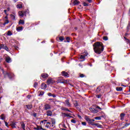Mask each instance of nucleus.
Returning <instances> with one entry per match:
<instances>
[{
    "label": "nucleus",
    "instance_id": "1",
    "mask_svg": "<svg viewBox=\"0 0 130 130\" xmlns=\"http://www.w3.org/2000/svg\"><path fill=\"white\" fill-rule=\"evenodd\" d=\"M93 46H94L93 48L94 51L96 54H101L103 52V51L104 50V46L102 43L98 42L94 44Z\"/></svg>",
    "mask_w": 130,
    "mask_h": 130
},
{
    "label": "nucleus",
    "instance_id": "2",
    "mask_svg": "<svg viewBox=\"0 0 130 130\" xmlns=\"http://www.w3.org/2000/svg\"><path fill=\"white\" fill-rule=\"evenodd\" d=\"M0 70L2 71L3 74L4 76V78H6L7 76H8L9 79H12L13 77H14V74L13 73H9L8 72H6L4 69H3L2 67H0Z\"/></svg>",
    "mask_w": 130,
    "mask_h": 130
},
{
    "label": "nucleus",
    "instance_id": "3",
    "mask_svg": "<svg viewBox=\"0 0 130 130\" xmlns=\"http://www.w3.org/2000/svg\"><path fill=\"white\" fill-rule=\"evenodd\" d=\"M84 118L85 120L87 121L88 124H90V125H93L94 124V121H95L94 119L90 118L88 116H85Z\"/></svg>",
    "mask_w": 130,
    "mask_h": 130
},
{
    "label": "nucleus",
    "instance_id": "4",
    "mask_svg": "<svg viewBox=\"0 0 130 130\" xmlns=\"http://www.w3.org/2000/svg\"><path fill=\"white\" fill-rule=\"evenodd\" d=\"M41 123L44 124V126L45 127H46L47 128H49L50 127L51 123L49 122H47V120H43L41 121Z\"/></svg>",
    "mask_w": 130,
    "mask_h": 130
},
{
    "label": "nucleus",
    "instance_id": "5",
    "mask_svg": "<svg viewBox=\"0 0 130 130\" xmlns=\"http://www.w3.org/2000/svg\"><path fill=\"white\" fill-rule=\"evenodd\" d=\"M57 83H61V84H67L68 80H66L62 79H59L57 80Z\"/></svg>",
    "mask_w": 130,
    "mask_h": 130
},
{
    "label": "nucleus",
    "instance_id": "6",
    "mask_svg": "<svg viewBox=\"0 0 130 130\" xmlns=\"http://www.w3.org/2000/svg\"><path fill=\"white\" fill-rule=\"evenodd\" d=\"M44 110H50L51 109V106L49 104H46L44 105Z\"/></svg>",
    "mask_w": 130,
    "mask_h": 130
},
{
    "label": "nucleus",
    "instance_id": "7",
    "mask_svg": "<svg viewBox=\"0 0 130 130\" xmlns=\"http://www.w3.org/2000/svg\"><path fill=\"white\" fill-rule=\"evenodd\" d=\"M54 83V80L52 79V78H49L47 81V84L48 85H50V84H53Z\"/></svg>",
    "mask_w": 130,
    "mask_h": 130
},
{
    "label": "nucleus",
    "instance_id": "8",
    "mask_svg": "<svg viewBox=\"0 0 130 130\" xmlns=\"http://www.w3.org/2000/svg\"><path fill=\"white\" fill-rule=\"evenodd\" d=\"M89 110L91 111V112H92V113H98V110H96L94 108H90Z\"/></svg>",
    "mask_w": 130,
    "mask_h": 130
},
{
    "label": "nucleus",
    "instance_id": "9",
    "mask_svg": "<svg viewBox=\"0 0 130 130\" xmlns=\"http://www.w3.org/2000/svg\"><path fill=\"white\" fill-rule=\"evenodd\" d=\"M6 61L8 63H10V62H12V59L11 57H10V56H7L6 57Z\"/></svg>",
    "mask_w": 130,
    "mask_h": 130
},
{
    "label": "nucleus",
    "instance_id": "10",
    "mask_svg": "<svg viewBox=\"0 0 130 130\" xmlns=\"http://www.w3.org/2000/svg\"><path fill=\"white\" fill-rule=\"evenodd\" d=\"M61 75L63 77H66L67 78H69V74H68V73H67V72H64V71H62L61 72Z\"/></svg>",
    "mask_w": 130,
    "mask_h": 130
},
{
    "label": "nucleus",
    "instance_id": "11",
    "mask_svg": "<svg viewBox=\"0 0 130 130\" xmlns=\"http://www.w3.org/2000/svg\"><path fill=\"white\" fill-rule=\"evenodd\" d=\"M41 77L42 79H46V78H48V74L46 73H43L41 74Z\"/></svg>",
    "mask_w": 130,
    "mask_h": 130
},
{
    "label": "nucleus",
    "instance_id": "12",
    "mask_svg": "<svg viewBox=\"0 0 130 130\" xmlns=\"http://www.w3.org/2000/svg\"><path fill=\"white\" fill-rule=\"evenodd\" d=\"M65 105H67L68 107H71V103H70V101L68 100L65 101Z\"/></svg>",
    "mask_w": 130,
    "mask_h": 130
},
{
    "label": "nucleus",
    "instance_id": "13",
    "mask_svg": "<svg viewBox=\"0 0 130 130\" xmlns=\"http://www.w3.org/2000/svg\"><path fill=\"white\" fill-rule=\"evenodd\" d=\"M63 115L68 117V118H73V116H71V114L63 113Z\"/></svg>",
    "mask_w": 130,
    "mask_h": 130
},
{
    "label": "nucleus",
    "instance_id": "14",
    "mask_svg": "<svg viewBox=\"0 0 130 130\" xmlns=\"http://www.w3.org/2000/svg\"><path fill=\"white\" fill-rule=\"evenodd\" d=\"M34 129H36V130H40V129L46 130V129L42 128V127H41V126H37V127H35Z\"/></svg>",
    "mask_w": 130,
    "mask_h": 130
},
{
    "label": "nucleus",
    "instance_id": "15",
    "mask_svg": "<svg viewBox=\"0 0 130 130\" xmlns=\"http://www.w3.org/2000/svg\"><path fill=\"white\" fill-rule=\"evenodd\" d=\"M47 116H51L52 115V112L50 110H48L46 112Z\"/></svg>",
    "mask_w": 130,
    "mask_h": 130
},
{
    "label": "nucleus",
    "instance_id": "16",
    "mask_svg": "<svg viewBox=\"0 0 130 130\" xmlns=\"http://www.w3.org/2000/svg\"><path fill=\"white\" fill-rule=\"evenodd\" d=\"M18 15L20 17L23 18V17H24V11H19L18 12Z\"/></svg>",
    "mask_w": 130,
    "mask_h": 130
},
{
    "label": "nucleus",
    "instance_id": "17",
    "mask_svg": "<svg viewBox=\"0 0 130 130\" xmlns=\"http://www.w3.org/2000/svg\"><path fill=\"white\" fill-rule=\"evenodd\" d=\"M22 30H23V27L22 26H19L16 28V30L17 32H20V31H22Z\"/></svg>",
    "mask_w": 130,
    "mask_h": 130
},
{
    "label": "nucleus",
    "instance_id": "18",
    "mask_svg": "<svg viewBox=\"0 0 130 130\" xmlns=\"http://www.w3.org/2000/svg\"><path fill=\"white\" fill-rule=\"evenodd\" d=\"M47 88V86L45 83H42L41 85V88L42 89H46Z\"/></svg>",
    "mask_w": 130,
    "mask_h": 130
},
{
    "label": "nucleus",
    "instance_id": "19",
    "mask_svg": "<svg viewBox=\"0 0 130 130\" xmlns=\"http://www.w3.org/2000/svg\"><path fill=\"white\" fill-rule=\"evenodd\" d=\"M95 125V126H97V127H100V128L102 127V125L100 124L99 123H93V125Z\"/></svg>",
    "mask_w": 130,
    "mask_h": 130
},
{
    "label": "nucleus",
    "instance_id": "20",
    "mask_svg": "<svg viewBox=\"0 0 130 130\" xmlns=\"http://www.w3.org/2000/svg\"><path fill=\"white\" fill-rule=\"evenodd\" d=\"M18 24H19V25H24V24H25V21L22 19H20L18 22Z\"/></svg>",
    "mask_w": 130,
    "mask_h": 130
},
{
    "label": "nucleus",
    "instance_id": "21",
    "mask_svg": "<svg viewBox=\"0 0 130 130\" xmlns=\"http://www.w3.org/2000/svg\"><path fill=\"white\" fill-rule=\"evenodd\" d=\"M73 4L75 6H76L77 5H79L80 4V2H79L78 0H74Z\"/></svg>",
    "mask_w": 130,
    "mask_h": 130
},
{
    "label": "nucleus",
    "instance_id": "22",
    "mask_svg": "<svg viewBox=\"0 0 130 130\" xmlns=\"http://www.w3.org/2000/svg\"><path fill=\"white\" fill-rule=\"evenodd\" d=\"M17 8L18 9H22V8H23V6L22 5V4H21V3H20V4H18L17 5Z\"/></svg>",
    "mask_w": 130,
    "mask_h": 130
},
{
    "label": "nucleus",
    "instance_id": "23",
    "mask_svg": "<svg viewBox=\"0 0 130 130\" xmlns=\"http://www.w3.org/2000/svg\"><path fill=\"white\" fill-rule=\"evenodd\" d=\"M125 114L123 113H121L120 114V119L121 120H123V118H124Z\"/></svg>",
    "mask_w": 130,
    "mask_h": 130
},
{
    "label": "nucleus",
    "instance_id": "24",
    "mask_svg": "<svg viewBox=\"0 0 130 130\" xmlns=\"http://www.w3.org/2000/svg\"><path fill=\"white\" fill-rule=\"evenodd\" d=\"M62 110H64L65 111H68V112H72L69 109L67 108H61Z\"/></svg>",
    "mask_w": 130,
    "mask_h": 130
},
{
    "label": "nucleus",
    "instance_id": "25",
    "mask_svg": "<svg viewBox=\"0 0 130 130\" xmlns=\"http://www.w3.org/2000/svg\"><path fill=\"white\" fill-rule=\"evenodd\" d=\"M26 106L28 109H31L32 107H33L32 105H27Z\"/></svg>",
    "mask_w": 130,
    "mask_h": 130
},
{
    "label": "nucleus",
    "instance_id": "26",
    "mask_svg": "<svg viewBox=\"0 0 130 130\" xmlns=\"http://www.w3.org/2000/svg\"><path fill=\"white\" fill-rule=\"evenodd\" d=\"M54 124H55V120L52 119V126H54Z\"/></svg>",
    "mask_w": 130,
    "mask_h": 130
},
{
    "label": "nucleus",
    "instance_id": "27",
    "mask_svg": "<svg viewBox=\"0 0 130 130\" xmlns=\"http://www.w3.org/2000/svg\"><path fill=\"white\" fill-rule=\"evenodd\" d=\"M10 17L12 20H15V19H16V16L13 14H11Z\"/></svg>",
    "mask_w": 130,
    "mask_h": 130
},
{
    "label": "nucleus",
    "instance_id": "28",
    "mask_svg": "<svg viewBox=\"0 0 130 130\" xmlns=\"http://www.w3.org/2000/svg\"><path fill=\"white\" fill-rule=\"evenodd\" d=\"M25 123H22L21 124V128H22V129H23V130H25Z\"/></svg>",
    "mask_w": 130,
    "mask_h": 130
},
{
    "label": "nucleus",
    "instance_id": "29",
    "mask_svg": "<svg viewBox=\"0 0 130 130\" xmlns=\"http://www.w3.org/2000/svg\"><path fill=\"white\" fill-rule=\"evenodd\" d=\"M94 119H96V120H101V117L100 116H98L94 117Z\"/></svg>",
    "mask_w": 130,
    "mask_h": 130
},
{
    "label": "nucleus",
    "instance_id": "30",
    "mask_svg": "<svg viewBox=\"0 0 130 130\" xmlns=\"http://www.w3.org/2000/svg\"><path fill=\"white\" fill-rule=\"evenodd\" d=\"M8 36H11V35H13V33H12L11 31H8L7 32Z\"/></svg>",
    "mask_w": 130,
    "mask_h": 130
},
{
    "label": "nucleus",
    "instance_id": "31",
    "mask_svg": "<svg viewBox=\"0 0 130 130\" xmlns=\"http://www.w3.org/2000/svg\"><path fill=\"white\" fill-rule=\"evenodd\" d=\"M5 45L4 44H1V45H0V50H1V49H4V48H5Z\"/></svg>",
    "mask_w": 130,
    "mask_h": 130
},
{
    "label": "nucleus",
    "instance_id": "32",
    "mask_svg": "<svg viewBox=\"0 0 130 130\" xmlns=\"http://www.w3.org/2000/svg\"><path fill=\"white\" fill-rule=\"evenodd\" d=\"M116 90V91H122V87H117Z\"/></svg>",
    "mask_w": 130,
    "mask_h": 130
},
{
    "label": "nucleus",
    "instance_id": "33",
    "mask_svg": "<svg viewBox=\"0 0 130 130\" xmlns=\"http://www.w3.org/2000/svg\"><path fill=\"white\" fill-rule=\"evenodd\" d=\"M128 125H130V123H126L125 125L123 126V128H124V127H126L127 126H128Z\"/></svg>",
    "mask_w": 130,
    "mask_h": 130
},
{
    "label": "nucleus",
    "instance_id": "34",
    "mask_svg": "<svg viewBox=\"0 0 130 130\" xmlns=\"http://www.w3.org/2000/svg\"><path fill=\"white\" fill-rule=\"evenodd\" d=\"M11 125L13 128H16V123H13L11 124Z\"/></svg>",
    "mask_w": 130,
    "mask_h": 130
},
{
    "label": "nucleus",
    "instance_id": "35",
    "mask_svg": "<svg viewBox=\"0 0 130 130\" xmlns=\"http://www.w3.org/2000/svg\"><path fill=\"white\" fill-rule=\"evenodd\" d=\"M103 40L105 41H107V40H108V37H107V36H105L103 37Z\"/></svg>",
    "mask_w": 130,
    "mask_h": 130
},
{
    "label": "nucleus",
    "instance_id": "36",
    "mask_svg": "<svg viewBox=\"0 0 130 130\" xmlns=\"http://www.w3.org/2000/svg\"><path fill=\"white\" fill-rule=\"evenodd\" d=\"M4 49L6 50L7 51H10V50H9V48L7 46H5L4 47Z\"/></svg>",
    "mask_w": 130,
    "mask_h": 130
},
{
    "label": "nucleus",
    "instance_id": "37",
    "mask_svg": "<svg viewBox=\"0 0 130 130\" xmlns=\"http://www.w3.org/2000/svg\"><path fill=\"white\" fill-rule=\"evenodd\" d=\"M1 118L2 119V120H5V119H6V118L5 117V116H4V115H2L1 116Z\"/></svg>",
    "mask_w": 130,
    "mask_h": 130
},
{
    "label": "nucleus",
    "instance_id": "38",
    "mask_svg": "<svg viewBox=\"0 0 130 130\" xmlns=\"http://www.w3.org/2000/svg\"><path fill=\"white\" fill-rule=\"evenodd\" d=\"M63 39H64L63 38V37H60L59 38V40H60V41H63Z\"/></svg>",
    "mask_w": 130,
    "mask_h": 130
},
{
    "label": "nucleus",
    "instance_id": "39",
    "mask_svg": "<svg viewBox=\"0 0 130 130\" xmlns=\"http://www.w3.org/2000/svg\"><path fill=\"white\" fill-rule=\"evenodd\" d=\"M83 55L85 56V57L87 56V55H88V52H87V51L84 52Z\"/></svg>",
    "mask_w": 130,
    "mask_h": 130
},
{
    "label": "nucleus",
    "instance_id": "40",
    "mask_svg": "<svg viewBox=\"0 0 130 130\" xmlns=\"http://www.w3.org/2000/svg\"><path fill=\"white\" fill-rule=\"evenodd\" d=\"M85 56L84 55H81L80 57V59H84L85 58Z\"/></svg>",
    "mask_w": 130,
    "mask_h": 130
},
{
    "label": "nucleus",
    "instance_id": "41",
    "mask_svg": "<svg viewBox=\"0 0 130 130\" xmlns=\"http://www.w3.org/2000/svg\"><path fill=\"white\" fill-rule=\"evenodd\" d=\"M44 91H41L40 92V94L39 95V96H42V95H44Z\"/></svg>",
    "mask_w": 130,
    "mask_h": 130
},
{
    "label": "nucleus",
    "instance_id": "42",
    "mask_svg": "<svg viewBox=\"0 0 130 130\" xmlns=\"http://www.w3.org/2000/svg\"><path fill=\"white\" fill-rule=\"evenodd\" d=\"M71 122H72V123H76V122H77V121H76V120L75 119H72Z\"/></svg>",
    "mask_w": 130,
    "mask_h": 130
},
{
    "label": "nucleus",
    "instance_id": "43",
    "mask_svg": "<svg viewBox=\"0 0 130 130\" xmlns=\"http://www.w3.org/2000/svg\"><path fill=\"white\" fill-rule=\"evenodd\" d=\"M81 124L82 125L86 126V125H87V123H86L85 122H81Z\"/></svg>",
    "mask_w": 130,
    "mask_h": 130
},
{
    "label": "nucleus",
    "instance_id": "44",
    "mask_svg": "<svg viewBox=\"0 0 130 130\" xmlns=\"http://www.w3.org/2000/svg\"><path fill=\"white\" fill-rule=\"evenodd\" d=\"M38 85V83H37V82H35L34 83V86L35 88H36V87H37Z\"/></svg>",
    "mask_w": 130,
    "mask_h": 130
},
{
    "label": "nucleus",
    "instance_id": "45",
    "mask_svg": "<svg viewBox=\"0 0 130 130\" xmlns=\"http://www.w3.org/2000/svg\"><path fill=\"white\" fill-rule=\"evenodd\" d=\"M79 76L80 78H84V77H85V75L83 74H80Z\"/></svg>",
    "mask_w": 130,
    "mask_h": 130
},
{
    "label": "nucleus",
    "instance_id": "46",
    "mask_svg": "<svg viewBox=\"0 0 130 130\" xmlns=\"http://www.w3.org/2000/svg\"><path fill=\"white\" fill-rule=\"evenodd\" d=\"M6 24H9L10 23V21L9 20H6L5 22Z\"/></svg>",
    "mask_w": 130,
    "mask_h": 130
},
{
    "label": "nucleus",
    "instance_id": "47",
    "mask_svg": "<svg viewBox=\"0 0 130 130\" xmlns=\"http://www.w3.org/2000/svg\"><path fill=\"white\" fill-rule=\"evenodd\" d=\"M67 41V42H70V38L69 37H67L66 38Z\"/></svg>",
    "mask_w": 130,
    "mask_h": 130
},
{
    "label": "nucleus",
    "instance_id": "48",
    "mask_svg": "<svg viewBox=\"0 0 130 130\" xmlns=\"http://www.w3.org/2000/svg\"><path fill=\"white\" fill-rule=\"evenodd\" d=\"M84 7H88V4L86 3H84L83 4Z\"/></svg>",
    "mask_w": 130,
    "mask_h": 130
},
{
    "label": "nucleus",
    "instance_id": "49",
    "mask_svg": "<svg viewBox=\"0 0 130 130\" xmlns=\"http://www.w3.org/2000/svg\"><path fill=\"white\" fill-rule=\"evenodd\" d=\"M5 125H6V126H7V127H9V124L8 123V122H5Z\"/></svg>",
    "mask_w": 130,
    "mask_h": 130
},
{
    "label": "nucleus",
    "instance_id": "50",
    "mask_svg": "<svg viewBox=\"0 0 130 130\" xmlns=\"http://www.w3.org/2000/svg\"><path fill=\"white\" fill-rule=\"evenodd\" d=\"M95 108H98V109H100V110L102 109L101 108H100V107H99V106H96V107H95Z\"/></svg>",
    "mask_w": 130,
    "mask_h": 130
},
{
    "label": "nucleus",
    "instance_id": "51",
    "mask_svg": "<svg viewBox=\"0 0 130 130\" xmlns=\"http://www.w3.org/2000/svg\"><path fill=\"white\" fill-rule=\"evenodd\" d=\"M27 98H28V99H30L31 98V95H28L27 96Z\"/></svg>",
    "mask_w": 130,
    "mask_h": 130
},
{
    "label": "nucleus",
    "instance_id": "52",
    "mask_svg": "<svg viewBox=\"0 0 130 130\" xmlns=\"http://www.w3.org/2000/svg\"><path fill=\"white\" fill-rule=\"evenodd\" d=\"M96 97H97V98H101V95H96Z\"/></svg>",
    "mask_w": 130,
    "mask_h": 130
},
{
    "label": "nucleus",
    "instance_id": "53",
    "mask_svg": "<svg viewBox=\"0 0 130 130\" xmlns=\"http://www.w3.org/2000/svg\"><path fill=\"white\" fill-rule=\"evenodd\" d=\"M125 41L127 43H129V40L127 39L126 40H125Z\"/></svg>",
    "mask_w": 130,
    "mask_h": 130
},
{
    "label": "nucleus",
    "instance_id": "54",
    "mask_svg": "<svg viewBox=\"0 0 130 130\" xmlns=\"http://www.w3.org/2000/svg\"><path fill=\"white\" fill-rule=\"evenodd\" d=\"M48 96H52V94H51V93H48Z\"/></svg>",
    "mask_w": 130,
    "mask_h": 130
},
{
    "label": "nucleus",
    "instance_id": "55",
    "mask_svg": "<svg viewBox=\"0 0 130 130\" xmlns=\"http://www.w3.org/2000/svg\"><path fill=\"white\" fill-rule=\"evenodd\" d=\"M52 97H53V98H55V97H56V95L55 94H52Z\"/></svg>",
    "mask_w": 130,
    "mask_h": 130
},
{
    "label": "nucleus",
    "instance_id": "56",
    "mask_svg": "<svg viewBox=\"0 0 130 130\" xmlns=\"http://www.w3.org/2000/svg\"><path fill=\"white\" fill-rule=\"evenodd\" d=\"M88 3H92V0H87Z\"/></svg>",
    "mask_w": 130,
    "mask_h": 130
},
{
    "label": "nucleus",
    "instance_id": "57",
    "mask_svg": "<svg viewBox=\"0 0 130 130\" xmlns=\"http://www.w3.org/2000/svg\"><path fill=\"white\" fill-rule=\"evenodd\" d=\"M75 106H78V103H76L74 104Z\"/></svg>",
    "mask_w": 130,
    "mask_h": 130
},
{
    "label": "nucleus",
    "instance_id": "58",
    "mask_svg": "<svg viewBox=\"0 0 130 130\" xmlns=\"http://www.w3.org/2000/svg\"><path fill=\"white\" fill-rule=\"evenodd\" d=\"M36 115H37L36 113L34 114V116L35 117H36Z\"/></svg>",
    "mask_w": 130,
    "mask_h": 130
},
{
    "label": "nucleus",
    "instance_id": "59",
    "mask_svg": "<svg viewBox=\"0 0 130 130\" xmlns=\"http://www.w3.org/2000/svg\"><path fill=\"white\" fill-rule=\"evenodd\" d=\"M14 3H17V0H13Z\"/></svg>",
    "mask_w": 130,
    "mask_h": 130
},
{
    "label": "nucleus",
    "instance_id": "60",
    "mask_svg": "<svg viewBox=\"0 0 130 130\" xmlns=\"http://www.w3.org/2000/svg\"><path fill=\"white\" fill-rule=\"evenodd\" d=\"M7 23L6 22H5L4 23H3L4 26H5Z\"/></svg>",
    "mask_w": 130,
    "mask_h": 130
},
{
    "label": "nucleus",
    "instance_id": "61",
    "mask_svg": "<svg viewBox=\"0 0 130 130\" xmlns=\"http://www.w3.org/2000/svg\"><path fill=\"white\" fill-rule=\"evenodd\" d=\"M125 40H126V39H127V38H125V37H124Z\"/></svg>",
    "mask_w": 130,
    "mask_h": 130
},
{
    "label": "nucleus",
    "instance_id": "62",
    "mask_svg": "<svg viewBox=\"0 0 130 130\" xmlns=\"http://www.w3.org/2000/svg\"><path fill=\"white\" fill-rule=\"evenodd\" d=\"M78 117H79V118H81V116H80V115H78Z\"/></svg>",
    "mask_w": 130,
    "mask_h": 130
},
{
    "label": "nucleus",
    "instance_id": "63",
    "mask_svg": "<svg viewBox=\"0 0 130 130\" xmlns=\"http://www.w3.org/2000/svg\"><path fill=\"white\" fill-rule=\"evenodd\" d=\"M4 13H7V10H4Z\"/></svg>",
    "mask_w": 130,
    "mask_h": 130
},
{
    "label": "nucleus",
    "instance_id": "64",
    "mask_svg": "<svg viewBox=\"0 0 130 130\" xmlns=\"http://www.w3.org/2000/svg\"><path fill=\"white\" fill-rule=\"evenodd\" d=\"M5 19H8V16H6Z\"/></svg>",
    "mask_w": 130,
    "mask_h": 130
}]
</instances>
